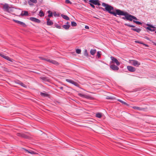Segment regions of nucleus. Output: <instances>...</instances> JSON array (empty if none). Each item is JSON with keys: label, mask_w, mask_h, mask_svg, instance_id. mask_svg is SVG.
Listing matches in <instances>:
<instances>
[{"label": "nucleus", "mask_w": 156, "mask_h": 156, "mask_svg": "<svg viewBox=\"0 0 156 156\" xmlns=\"http://www.w3.org/2000/svg\"><path fill=\"white\" fill-rule=\"evenodd\" d=\"M50 63L56 65H59V63L58 62L53 60L51 59Z\"/></svg>", "instance_id": "f3484780"}, {"label": "nucleus", "mask_w": 156, "mask_h": 156, "mask_svg": "<svg viewBox=\"0 0 156 156\" xmlns=\"http://www.w3.org/2000/svg\"><path fill=\"white\" fill-rule=\"evenodd\" d=\"M39 16L40 17H42L44 16V13L41 10L39 12Z\"/></svg>", "instance_id": "b1692460"}, {"label": "nucleus", "mask_w": 156, "mask_h": 156, "mask_svg": "<svg viewBox=\"0 0 156 156\" xmlns=\"http://www.w3.org/2000/svg\"><path fill=\"white\" fill-rule=\"evenodd\" d=\"M70 27V25H64L62 26V27L64 29L66 30H68L69 29V27Z\"/></svg>", "instance_id": "4be33fe9"}, {"label": "nucleus", "mask_w": 156, "mask_h": 156, "mask_svg": "<svg viewBox=\"0 0 156 156\" xmlns=\"http://www.w3.org/2000/svg\"><path fill=\"white\" fill-rule=\"evenodd\" d=\"M121 16H124L123 17H121L120 18L125 20L133 21V20H137L138 19L135 16L129 14L127 12L123 11Z\"/></svg>", "instance_id": "f03ea898"}, {"label": "nucleus", "mask_w": 156, "mask_h": 156, "mask_svg": "<svg viewBox=\"0 0 156 156\" xmlns=\"http://www.w3.org/2000/svg\"><path fill=\"white\" fill-rule=\"evenodd\" d=\"M29 1L32 2V3H37V0H29Z\"/></svg>", "instance_id": "37998d69"}, {"label": "nucleus", "mask_w": 156, "mask_h": 156, "mask_svg": "<svg viewBox=\"0 0 156 156\" xmlns=\"http://www.w3.org/2000/svg\"><path fill=\"white\" fill-rule=\"evenodd\" d=\"M53 23L51 20L49 21H47V24L48 26H51L53 24Z\"/></svg>", "instance_id": "cd10ccee"}, {"label": "nucleus", "mask_w": 156, "mask_h": 156, "mask_svg": "<svg viewBox=\"0 0 156 156\" xmlns=\"http://www.w3.org/2000/svg\"><path fill=\"white\" fill-rule=\"evenodd\" d=\"M20 15L22 16H28L29 15V13L28 11H22Z\"/></svg>", "instance_id": "ddd939ff"}, {"label": "nucleus", "mask_w": 156, "mask_h": 156, "mask_svg": "<svg viewBox=\"0 0 156 156\" xmlns=\"http://www.w3.org/2000/svg\"><path fill=\"white\" fill-rule=\"evenodd\" d=\"M151 42L154 45L156 46V43L155 42L152 41H151Z\"/></svg>", "instance_id": "3c124183"}, {"label": "nucleus", "mask_w": 156, "mask_h": 156, "mask_svg": "<svg viewBox=\"0 0 156 156\" xmlns=\"http://www.w3.org/2000/svg\"><path fill=\"white\" fill-rule=\"evenodd\" d=\"M130 61L132 62H131L132 65L138 67L140 65V63L136 60H131Z\"/></svg>", "instance_id": "39448f33"}, {"label": "nucleus", "mask_w": 156, "mask_h": 156, "mask_svg": "<svg viewBox=\"0 0 156 156\" xmlns=\"http://www.w3.org/2000/svg\"><path fill=\"white\" fill-rule=\"evenodd\" d=\"M19 82H20V83H17L20 84L22 86H23L24 87H25V85H24V84H23V83H22L20 81H19Z\"/></svg>", "instance_id": "4c0bfd02"}, {"label": "nucleus", "mask_w": 156, "mask_h": 156, "mask_svg": "<svg viewBox=\"0 0 156 156\" xmlns=\"http://www.w3.org/2000/svg\"><path fill=\"white\" fill-rule=\"evenodd\" d=\"M65 2L66 4H72V2L69 0H66Z\"/></svg>", "instance_id": "e433bc0d"}, {"label": "nucleus", "mask_w": 156, "mask_h": 156, "mask_svg": "<svg viewBox=\"0 0 156 156\" xmlns=\"http://www.w3.org/2000/svg\"><path fill=\"white\" fill-rule=\"evenodd\" d=\"M78 94L79 96L81 97H83L84 96V95L82 94L79 93Z\"/></svg>", "instance_id": "de8ad7c7"}, {"label": "nucleus", "mask_w": 156, "mask_h": 156, "mask_svg": "<svg viewBox=\"0 0 156 156\" xmlns=\"http://www.w3.org/2000/svg\"><path fill=\"white\" fill-rule=\"evenodd\" d=\"M124 24L126 26H127L128 27H131L134 28V27H135V26H134L133 25H130V24H127L126 23H125Z\"/></svg>", "instance_id": "a878e982"}, {"label": "nucleus", "mask_w": 156, "mask_h": 156, "mask_svg": "<svg viewBox=\"0 0 156 156\" xmlns=\"http://www.w3.org/2000/svg\"><path fill=\"white\" fill-rule=\"evenodd\" d=\"M41 79L42 80L45 82L48 81H49L48 79L46 77H41Z\"/></svg>", "instance_id": "393cba45"}, {"label": "nucleus", "mask_w": 156, "mask_h": 156, "mask_svg": "<svg viewBox=\"0 0 156 156\" xmlns=\"http://www.w3.org/2000/svg\"><path fill=\"white\" fill-rule=\"evenodd\" d=\"M132 108L133 109L137 110L139 111L143 110L144 109V108H140V107L135 106L132 107Z\"/></svg>", "instance_id": "4468645a"}, {"label": "nucleus", "mask_w": 156, "mask_h": 156, "mask_svg": "<svg viewBox=\"0 0 156 156\" xmlns=\"http://www.w3.org/2000/svg\"><path fill=\"white\" fill-rule=\"evenodd\" d=\"M147 26H148V27H146V29H147L150 30V31L151 30V28H155V27H154L153 25H151L150 24H147Z\"/></svg>", "instance_id": "dca6fc26"}, {"label": "nucleus", "mask_w": 156, "mask_h": 156, "mask_svg": "<svg viewBox=\"0 0 156 156\" xmlns=\"http://www.w3.org/2000/svg\"><path fill=\"white\" fill-rule=\"evenodd\" d=\"M110 68L112 69V70L114 71H116L119 69V67L115 65L114 64H112L110 66Z\"/></svg>", "instance_id": "9d476101"}, {"label": "nucleus", "mask_w": 156, "mask_h": 156, "mask_svg": "<svg viewBox=\"0 0 156 156\" xmlns=\"http://www.w3.org/2000/svg\"><path fill=\"white\" fill-rule=\"evenodd\" d=\"M53 14L54 16L55 17H59V16H60L59 13H56V12H54L53 13Z\"/></svg>", "instance_id": "bb28decb"}, {"label": "nucleus", "mask_w": 156, "mask_h": 156, "mask_svg": "<svg viewBox=\"0 0 156 156\" xmlns=\"http://www.w3.org/2000/svg\"><path fill=\"white\" fill-rule=\"evenodd\" d=\"M144 38L146 39L147 40H150V38L146 36H145Z\"/></svg>", "instance_id": "09e8293b"}, {"label": "nucleus", "mask_w": 156, "mask_h": 156, "mask_svg": "<svg viewBox=\"0 0 156 156\" xmlns=\"http://www.w3.org/2000/svg\"><path fill=\"white\" fill-rule=\"evenodd\" d=\"M1 65V64L0 63V65Z\"/></svg>", "instance_id": "0e129e2a"}, {"label": "nucleus", "mask_w": 156, "mask_h": 156, "mask_svg": "<svg viewBox=\"0 0 156 156\" xmlns=\"http://www.w3.org/2000/svg\"><path fill=\"white\" fill-rule=\"evenodd\" d=\"M100 51H98L97 52V56L98 57V58H99L100 57H101V54H100Z\"/></svg>", "instance_id": "ea45409f"}, {"label": "nucleus", "mask_w": 156, "mask_h": 156, "mask_svg": "<svg viewBox=\"0 0 156 156\" xmlns=\"http://www.w3.org/2000/svg\"><path fill=\"white\" fill-rule=\"evenodd\" d=\"M89 5H90V6L93 9H94L95 8V6L94 5V4L91 3L90 2V3H89Z\"/></svg>", "instance_id": "79ce46f5"}, {"label": "nucleus", "mask_w": 156, "mask_h": 156, "mask_svg": "<svg viewBox=\"0 0 156 156\" xmlns=\"http://www.w3.org/2000/svg\"><path fill=\"white\" fill-rule=\"evenodd\" d=\"M28 3L29 5L30 6L33 5H34L33 4V3H32V2H30V1H28Z\"/></svg>", "instance_id": "a18cd8bd"}, {"label": "nucleus", "mask_w": 156, "mask_h": 156, "mask_svg": "<svg viewBox=\"0 0 156 156\" xmlns=\"http://www.w3.org/2000/svg\"><path fill=\"white\" fill-rule=\"evenodd\" d=\"M96 50L95 49H91L90 51V53L91 55H94L96 53Z\"/></svg>", "instance_id": "5701e85b"}, {"label": "nucleus", "mask_w": 156, "mask_h": 156, "mask_svg": "<svg viewBox=\"0 0 156 156\" xmlns=\"http://www.w3.org/2000/svg\"><path fill=\"white\" fill-rule=\"evenodd\" d=\"M3 6L2 7V9L5 12H7L8 11V9H9V6L8 4L7 3H5L4 4H2Z\"/></svg>", "instance_id": "9b49d317"}, {"label": "nucleus", "mask_w": 156, "mask_h": 156, "mask_svg": "<svg viewBox=\"0 0 156 156\" xmlns=\"http://www.w3.org/2000/svg\"><path fill=\"white\" fill-rule=\"evenodd\" d=\"M89 2L95 5H98L99 6L101 5L100 1L99 0H89Z\"/></svg>", "instance_id": "6e6552de"}, {"label": "nucleus", "mask_w": 156, "mask_h": 156, "mask_svg": "<svg viewBox=\"0 0 156 156\" xmlns=\"http://www.w3.org/2000/svg\"><path fill=\"white\" fill-rule=\"evenodd\" d=\"M136 42L139 43V44H143V43L142 42H141V41H136Z\"/></svg>", "instance_id": "8fccbe9b"}, {"label": "nucleus", "mask_w": 156, "mask_h": 156, "mask_svg": "<svg viewBox=\"0 0 156 156\" xmlns=\"http://www.w3.org/2000/svg\"><path fill=\"white\" fill-rule=\"evenodd\" d=\"M106 98L107 99H108V100H112L113 99V98L112 97H110L109 96H107Z\"/></svg>", "instance_id": "58836bf2"}, {"label": "nucleus", "mask_w": 156, "mask_h": 156, "mask_svg": "<svg viewBox=\"0 0 156 156\" xmlns=\"http://www.w3.org/2000/svg\"><path fill=\"white\" fill-rule=\"evenodd\" d=\"M47 21H49L51 20H50V19L49 18H47Z\"/></svg>", "instance_id": "5fc2aeb1"}, {"label": "nucleus", "mask_w": 156, "mask_h": 156, "mask_svg": "<svg viewBox=\"0 0 156 156\" xmlns=\"http://www.w3.org/2000/svg\"><path fill=\"white\" fill-rule=\"evenodd\" d=\"M8 11H7V12L9 13H10L11 12H13L12 8L9 6V9H8Z\"/></svg>", "instance_id": "f704fd0d"}, {"label": "nucleus", "mask_w": 156, "mask_h": 156, "mask_svg": "<svg viewBox=\"0 0 156 156\" xmlns=\"http://www.w3.org/2000/svg\"><path fill=\"white\" fill-rule=\"evenodd\" d=\"M66 81L68 83H70L78 87H79L80 85L77 82H74V81L72 80L69 79H66Z\"/></svg>", "instance_id": "20e7f679"}, {"label": "nucleus", "mask_w": 156, "mask_h": 156, "mask_svg": "<svg viewBox=\"0 0 156 156\" xmlns=\"http://www.w3.org/2000/svg\"><path fill=\"white\" fill-rule=\"evenodd\" d=\"M61 16L64 19L67 20H69V18L66 15H64L63 14H61Z\"/></svg>", "instance_id": "412c9836"}, {"label": "nucleus", "mask_w": 156, "mask_h": 156, "mask_svg": "<svg viewBox=\"0 0 156 156\" xmlns=\"http://www.w3.org/2000/svg\"><path fill=\"white\" fill-rule=\"evenodd\" d=\"M131 30L135 31L137 33H140L141 31V29L139 28H132Z\"/></svg>", "instance_id": "6ab92c4d"}, {"label": "nucleus", "mask_w": 156, "mask_h": 156, "mask_svg": "<svg viewBox=\"0 0 156 156\" xmlns=\"http://www.w3.org/2000/svg\"><path fill=\"white\" fill-rule=\"evenodd\" d=\"M84 56H86L87 57L88 56V53L87 52V49H85L84 50Z\"/></svg>", "instance_id": "72a5a7b5"}, {"label": "nucleus", "mask_w": 156, "mask_h": 156, "mask_svg": "<svg viewBox=\"0 0 156 156\" xmlns=\"http://www.w3.org/2000/svg\"><path fill=\"white\" fill-rule=\"evenodd\" d=\"M83 1L85 3H87V0H83Z\"/></svg>", "instance_id": "13d9d810"}, {"label": "nucleus", "mask_w": 156, "mask_h": 156, "mask_svg": "<svg viewBox=\"0 0 156 156\" xmlns=\"http://www.w3.org/2000/svg\"><path fill=\"white\" fill-rule=\"evenodd\" d=\"M40 58L42 59V60H45V58H44V57H40Z\"/></svg>", "instance_id": "603ef678"}, {"label": "nucleus", "mask_w": 156, "mask_h": 156, "mask_svg": "<svg viewBox=\"0 0 156 156\" xmlns=\"http://www.w3.org/2000/svg\"><path fill=\"white\" fill-rule=\"evenodd\" d=\"M0 56L10 62H12L13 61V59L11 58L9 56H6L0 53Z\"/></svg>", "instance_id": "0eeeda50"}, {"label": "nucleus", "mask_w": 156, "mask_h": 156, "mask_svg": "<svg viewBox=\"0 0 156 156\" xmlns=\"http://www.w3.org/2000/svg\"><path fill=\"white\" fill-rule=\"evenodd\" d=\"M127 69L128 71L131 72H134L136 70V69L134 67L131 66H127Z\"/></svg>", "instance_id": "f8f14e48"}, {"label": "nucleus", "mask_w": 156, "mask_h": 156, "mask_svg": "<svg viewBox=\"0 0 156 156\" xmlns=\"http://www.w3.org/2000/svg\"><path fill=\"white\" fill-rule=\"evenodd\" d=\"M85 28L86 29H89V27L87 26H85Z\"/></svg>", "instance_id": "864d4df0"}, {"label": "nucleus", "mask_w": 156, "mask_h": 156, "mask_svg": "<svg viewBox=\"0 0 156 156\" xmlns=\"http://www.w3.org/2000/svg\"><path fill=\"white\" fill-rule=\"evenodd\" d=\"M23 149L25 151H26V152H27L29 153H30L31 154H36V153L34 151H28V150H27V149H25V148H23Z\"/></svg>", "instance_id": "2eb2a0df"}, {"label": "nucleus", "mask_w": 156, "mask_h": 156, "mask_svg": "<svg viewBox=\"0 0 156 156\" xmlns=\"http://www.w3.org/2000/svg\"><path fill=\"white\" fill-rule=\"evenodd\" d=\"M12 20L15 23H16L19 25H21L23 27H26L27 26V25L26 24L22 22L14 19H13Z\"/></svg>", "instance_id": "423d86ee"}, {"label": "nucleus", "mask_w": 156, "mask_h": 156, "mask_svg": "<svg viewBox=\"0 0 156 156\" xmlns=\"http://www.w3.org/2000/svg\"><path fill=\"white\" fill-rule=\"evenodd\" d=\"M102 5L103 6L105 7L104 9H103V11H106L111 14H112L115 16L117 17V15L121 16L123 10L115 9V12L112 11V10H114V8L113 6L104 2L102 3Z\"/></svg>", "instance_id": "f257e3e1"}, {"label": "nucleus", "mask_w": 156, "mask_h": 156, "mask_svg": "<svg viewBox=\"0 0 156 156\" xmlns=\"http://www.w3.org/2000/svg\"><path fill=\"white\" fill-rule=\"evenodd\" d=\"M50 60H51V59H49L48 58H45V61H47V62H48L49 63H50Z\"/></svg>", "instance_id": "49530a36"}, {"label": "nucleus", "mask_w": 156, "mask_h": 156, "mask_svg": "<svg viewBox=\"0 0 156 156\" xmlns=\"http://www.w3.org/2000/svg\"><path fill=\"white\" fill-rule=\"evenodd\" d=\"M81 50L79 49H77L76 50V52L78 54H80L81 53Z\"/></svg>", "instance_id": "c9c22d12"}, {"label": "nucleus", "mask_w": 156, "mask_h": 156, "mask_svg": "<svg viewBox=\"0 0 156 156\" xmlns=\"http://www.w3.org/2000/svg\"><path fill=\"white\" fill-rule=\"evenodd\" d=\"M22 137L24 138L25 139H27L29 138V137L27 135H26L24 134L23 133Z\"/></svg>", "instance_id": "7c9ffc66"}, {"label": "nucleus", "mask_w": 156, "mask_h": 156, "mask_svg": "<svg viewBox=\"0 0 156 156\" xmlns=\"http://www.w3.org/2000/svg\"><path fill=\"white\" fill-rule=\"evenodd\" d=\"M47 12L48 14V17L50 18L53 16V13L51 11L48 10Z\"/></svg>", "instance_id": "aec40b11"}, {"label": "nucleus", "mask_w": 156, "mask_h": 156, "mask_svg": "<svg viewBox=\"0 0 156 156\" xmlns=\"http://www.w3.org/2000/svg\"><path fill=\"white\" fill-rule=\"evenodd\" d=\"M155 29H151V30H150V31H155Z\"/></svg>", "instance_id": "6e6d98bb"}, {"label": "nucleus", "mask_w": 156, "mask_h": 156, "mask_svg": "<svg viewBox=\"0 0 156 156\" xmlns=\"http://www.w3.org/2000/svg\"><path fill=\"white\" fill-rule=\"evenodd\" d=\"M118 101H119V102H120L121 103H122L125 105H126L127 106L128 105L126 103L124 102L122 100H121L120 99H118Z\"/></svg>", "instance_id": "c85d7f7f"}, {"label": "nucleus", "mask_w": 156, "mask_h": 156, "mask_svg": "<svg viewBox=\"0 0 156 156\" xmlns=\"http://www.w3.org/2000/svg\"><path fill=\"white\" fill-rule=\"evenodd\" d=\"M111 59L112 60V63H115L117 66H119L120 65V62L115 58L114 57L111 56Z\"/></svg>", "instance_id": "7ed1b4c3"}, {"label": "nucleus", "mask_w": 156, "mask_h": 156, "mask_svg": "<svg viewBox=\"0 0 156 156\" xmlns=\"http://www.w3.org/2000/svg\"><path fill=\"white\" fill-rule=\"evenodd\" d=\"M23 133H16V135L18 136H20V137H22Z\"/></svg>", "instance_id": "a19ab883"}, {"label": "nucleus", "mask_w": 156, "mask_h": 156, "mask_svg": "<svg viewBox=\"0 0 156 156\" xmlns=\"http://www.w3.org/2000/svg\"><path fill=\"white\" fill-rule=\"evenodd\" d=\"M60 89H61L62 90H63V88L62 87H60Z\"/></svg>", "instance_id": "bf43d9fd"}, {"label": "nucleus", "mask_w": 156, "mask_h": 156, "mask_svg": "<svg viewBox=\"0 0 156 156\" xmlns=\"http://www.w3.org/2000/svg\"><path fill=\"white\" fill-rule=\"evenodd\" d=\"M55 27H56L57 28H58V29H61V27L60 26L58 25L56 23L55 24Z\"/></svg>", "instance_id": "c03bdc74"}, {"label": "nucleus", "mask_w": 156, "mask_h": 156, "mask_svg": "<svg viewBox=\"0 0 156 156\" xmlns=\"http://www.w3.org/2000/svg\"><path fill=\"white\" fill-rule=\"evenodd\" d=\"M29 19L31 21L37 23H39L41 22L40 20L34 17H30L29 18Z\"/></svg>", "instance_id": "1a4fd4ad"}, {"label": "nucleus", "mask_w": 156, "mask_h": 156, "mask_svg": "<svg viewBox=\"0 0 156 156\" xmlns=\"http://www.w3.org/2000/svg\"><path fill=\"white\" fill-rule=\"evenodd\" d=\"M133 22L137 24H138V25L142 24V23L140 22H139V21H136V20H133Z\"/></svg>", "instance_id": "2f4dec72"}, {"label": "nucleus", "mask_w": 156, "mask_h": 156, "mask_svg": "<svg viewBox=\"0 0 156 156\" xmlns=\"http://www.w3.org/2000/svg\"><path fill=\"white\" fill-rule=\"evenodd\" d=\"M19 81H18V82H16V83H20V82H19Z\"/></svg>", "instance_id": "680f3d73"}, {"label": "nucleus", "mask_w": 156, "mask_h": 156, "mask_svg": "<svg viewBox=\"0 0 156 156\" xmlns=\"http://www.w3.org/2000/svg\"><path fill=\"white\" fill-rule=\"evenodd\" d=\"M69 23L68 22H67V23H66V24H68Z\"/></svg>", "instance_id": "e2e57ef3"}, {"label": "nucleus", "mask_w": 156, "mask_h": 156, "mask_svg": "<svg viewBox=\"0 0 156 156\" xmlns=\"http://www.w3.org/2000/svg\"><path fill=\"white\" fill-rule=\"evenodd\" d=\"M102 115L101 113H98L96 114V117L97 118H101Z\"/></svg>", "instance_id": "473e14b6"}, {"label": "nucleus", "mask_w": 156, "mask_h": 156, "mask_svg": "<svg viewBox=\"0 0 156 156\" xmlns=\"http://www.w3.org/2000/svg\"><path fill=\"white\" fill-rule=\"evenodd\" d=\"M40 94L41 96L44 97H48L49 96V94H48L42 92H40Z\"/></svg>", "instance_id": "a211bd4d"}, {"label": "nucleus", "mask_w": 156, "mask_h": 156, "mask_svg": "<svg viewBox=\"0 0 156 156\" xmlns=\"http://www.w3.org/2000/svg\"><path fill=\"white\" fill-rule=\"evenodd\" d=\"M71 25L72 27H76L77 26V23L74 21H72L71 22Z\"/></svg>", "instance_id": "c756f323"}, {"label": "nucleus", "mask_w": 156, "mask_h": 156, "mask_svg": "<svg viewBox=\"0 0 156 156\" xmlns=\"http://www.w3.org/2000/svg\"><path fill=\"white\" fill-rule=\"evenodd\" d=\"M143 44H144V45L145 46H147V45L146 44H144L143 43Z\"/></svg>", "instance_id": "052dcab7"}, {"label": "nucleus", "mask_w": 156, "mask_h": 156, "mask_svg": "<svg viewBox=\"0 0 156 156\" xmlns=\"http://www.w3.org/2000/svg\"><path fill=\"white\" fill-rule=\"evenodd\" d=\"M98 8H99V9H104V8H102V7H98Z\"/></svg>", "instance_id": "4d7b16f0"}]
</instances>
